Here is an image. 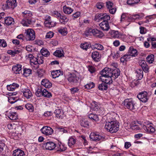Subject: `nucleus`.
<instances>
[{"mask_svg":"<svg viewBox=\"0 0 156 156\" xmlns=\"http://www.w3.org/2000/svg\"><path fill=\"white\" fill-rule=\"evenodd\" d=\"M120 71L119 69H115L113 70H112V78H116L119 76L120 75Z\"/></svg>","mask_w":156,"mask_h":156,"instance_id":"obj_33","label":"nucleus"},{"mask_svg":"<svg viewBox=\"0 0 156 156\" xmlns=\"http://www.w3.org/2000/svg\"><path fill=\"white\" fill-rule=\"evenodd\" d=\"M25 108L30 112H33L34 111V107L31 104H27L25 105Z\"/></svg>","mask_w":156,"mask_h":156,"instance_id":"obj_51","label":"nucleus"},{"mask_svg":"<svg viewBox=\"0 0 156 156\" xmlns=\"http://www.w3.org/2000/svg\"><path fill=\"white\" fill-rule=\"evenodd\" d=\"M42 85L46 88H50L52 87V83L48 80L45 79L42 80L41 82Z\"/></svg>","mask_w":156,"mask_h":156,"instance_id":"obj_23","label":"nucleus"},{"mask_svg":"<svg viewBox=\"0 0 156 156\" xmlns=\"http://www.w3.org/2000/svg\"><path fill=\"white\" fill-rule=\"evenodd\" d=\"M143 129L147 132L153 133L155 130V129L152 126L151 123H149L147 125H143Z\"/></svg>","mask_w":156,"mask_h":156,"instance_id":"obj_10","label":"nucleus"},{"mask_svg":"<svg viewBox=\"0 0 156 156\" xmlns=\"http://www.w3.org/2000/svg\"><path fill=\"white\" fill-rule=\"evenodd\" d=\"M8 117L12 120H15L18 119V115L16 112H9L8 113Z\"/></svg>","mask_w":156,"mask_h":156,"instance_id":"obj_24","label":"nucleus"},{"mask_svg":"<svg viewBox=\"0 0 156 156\" xmlns=\"http://www.w3.org/2000/svg\"><path fill=\"white\" fill-rule=\"evenodd\" d=\"M7 53L10 55H14L16 54H19L20 52V51L18 50H8L7 51Z\"/></svg>","mask_w":156,"mask_h":156,"instance_id":"obj_52","label":"nucleus"},{"mask_svg":"<svg viewBox=\"0 0 156 156\" xmlns=\"http://www.w3.org/2000/svg\"><path fill=\"white\" fill-rule=\"evenodd\" d=\"M23 16L24 18L27 19H30L31 20L32 16L31 12L29 11L26 10L23 12Z\"/></svg>","mask_w":156,"mask_h":156,"instance_id":"obj_30","label":"nucleus"},{"mask_svg":"<svg viewBox=\"0 0 156 156\" xmlns=\"http://www.w3.org/2000/svg\"><path fill=\"white\" fill-rule=\"evenodd\" d=\"M51 15L57 18H59L61 14L58 11H54L51 12Z\"/></svg>","mask_w":156,"mask_h":156,"instance_id":"obj_55","label":"nucleus"},{"mask_svg":"<svg viewBox=\"0 0 156 156\" xmlns=\"http://www.w3.org/2000/svg\"><path fill=\"white\" fill-rule=\"evenodd\" d=\"M106 6L107 8L109 10L110 13L114 14L116 11V8L113 5V3L110 1L106 2Z\"/></svg>","mask_w":156,"mask_h":156,"instance_id":"obj_9","label":"nucleus"},{"mask_svg":"<svg viewBox=\"0 0 156 156\" xmlns=\"http://www.w3.org/2000/svg\"><path fill=\"white\" fill-rule=\"evenodd\" d=\"M22 65L20 64H17L13 66L12 68V71L16 74H20L21 73Z\"/></svg>","mask_w":156,"mask_h":156,"instance_id":"obj_16","label":"nucleus"},{"mask_svg":"<svg viewBox=\"0 0 156 156\" xmlns=\"http://www.w3.org/2000/svg\"><path fill=\"white\" fill-rule=\"evenodd\" d=\"M56 129L58 132L62 133H68V130L67 128L66 127H57Z\"/></svg>","mask_w":156,"mask_h":156,"instance_id":"obj_48","label":"nucleus"},{"mask_svg":"<svg viewBox=\"0 0 156 156\" xmlns=\"http://www.w3.org/2000/svg\"><path fill=\"white\" fill-rule=\"evenodd\" d=\"M92 57L94 61L98 62L100 60L101 55L98 52L94 51L92 53Z\"/></svg>","mask_w":156,"mask_h":156,"instance_id":"obj_25","label":"nucleus"},{"mask_svg":"<svg viewBox=\"0 0 156 156\" xmlns=\"http://www.w3.org/2000/svg\"><path fill=\"white\" fill-rule=\"evenodd\" d=\"M98 88L100 90H106L108 88V86L106 83L104 82H102L101 83L98 85Z\"/></svg>","mask_w":156,"mask_h":156,"instance_id":"obj_37","label":"nucleus"},{"mask_svg":"<svg viewBox=\"0 0 156 156\" xmlns=\"http://www.w3.org/2000/svg\"><path fill=\"white\" fill-rule=\"evenodd\" d=\"M43 57L42 56H38L37 58H35L36 60L37 61V62H35V65H37V64H42L43 63L44 61L43 60Z\"/></svg>","mask_w":156,"mask_h":156,"instance_id":"obj_39","label":"nucleus"},{"mask_svg":"<svg viewBox=\"0 0 156 156\" xmlns=\"http://www.w3.org/2000/svg\"><path fill=\"white\" fill-rule=\"evenodd\" d=\"M90 139L93 141H99L102 139L98 133H91L90 135Z\"/></svg>","mask_w":156,"mask_h":156,"instance_id":"obj_12","label":"nucleus"},{"mask_svg":"<svg viewBox=\"0 0 156 156\" xmlns=\"http://www.w3.org/2000/svg\"><path fill=\"white\" fill-rule=\"evenodd\" d=\"M146 59L147 62L149 63H152L154 60V55L153 54L149 55Z\"/></svg>","mask_w":156,"mask_h":156,"instance_id":"obj_46","label":"nucleus"},{"mask_svg":"<svg viewBox=\"0 0 156 156\" xmlns=\"http://www.w3.org/2000/svg\"><path fill=\"white\" fill-rule=\"evenodd\" d=\"M59 20L61 23L65 24L68 21L69 19L66 16H62L61 15L59 18Z\"/></svg>","mask_w":156,"mask_h":156,"instance_id":"obj_38","label":"nucleus"},{"mask_svg":"<svg viewBox=\"0 0 156 156\" xmlns=\"http://www.w3.org/2000/svg\"><path fill=\"white\" fill-rule=\"evenodd\" d=\"M17 3L16 0H8L6 3L3 5V8L5 9H13L17 6Z\"/></svg>","mask_w":156,"mask_h":156,"instance_id":"obj_3","label":"nucleus"},{"mask_svg":"<svg viewBox=\"0 0 156 156\" xmlns=\"http://www.w3.org/2000/svg\"><path fill=\"white\" fill-rule=\"evenodd\" d=\"M44 93L45 94V95H44V97L48 98H50L51 97L52 95L50 92H49L45 89H44Z\"/></svg>","mask_w":156,"mask_h":156,"instance_id":"obj_56","label":"nucleus"},{"mask_svg":"<svg viewBox=\"0 0 156 156\" xmlns=\"http://www.w3.org/2000/svg\"><path fill=\"white\" fill-rule=\"evenodd\" d=\"M92 31L93 29L88 28L86 30L83 35L87 37L88 35H91L92 34Z\"/></svg>","mask_w":156,"mask_h":156,"instance_id":"obj_47","label":"nucleus"},{"mask_svg":"<svg viewBox=\"0 0 156 156\" xmlns=\"http://www.w3.org/2000/svg\"><path fill=\"white\" fill-rule=\"evenodd\" d=\"M80 46L81 48L83 49L87 50V49L90 47V46L88 43L85 42L83 43H81L80 45Z\"/></svg>","mask_w":156,"mask_h":156,"instance_id":"obj_44","label":"nucleus"},{"mask_svg":"<svg viewBox=\"0 0 156 156\" xmlns=\"http://www.w3.org/2000/svg\"><path fill=\"white\" fill-rule=\"evenodd\" d=\"M58 32L59 33L63 35H65L67 34L66 29L64 28L59 29L58 30Z\"/></svg>","mask_w":156,"mask_h":156,"instance_id":"obj_61","label":"nucleus"},{"mask_svg":"<svg viewBox=\"0 0 156 156\" xmlns=\"http://www.w3.org/2000/svg\"><path fill=\"white\" fill-rule=\"evenodd\" d=\"M25 37L27 41H33L35 38L34 31L32 29H29L25 30Z\"/></svg>","mask_w":156,"mask_h":156,"instance_id":"obj_4","label":"nucleus"},{"mask_svg":"<svg viewBox=\"0 0 156 156\" xmlns=\"http://www.w3.org/2000/svg\"><path fill=\"white\" fill-rule=\"evenodd\" d=\"M142 127L141 125H140L137 122H133L131 125V128L133 130H137L140 129Z\"/></svg>","mask_w":156,"mask_h":156,"instance_id":"obj_28","label":"nucleus"},{"mask_svg":"<svg viewBox=\"0 0 156 156\" xmlns=\"http://www.w3.org/2000/svg\"><path fill=\"white\" fill-rule=\"evenodd\" d=\"M22 92L24 96L27 99L31 98L33 96L31 92L28 89H25Z\"/></svg>","mask_w":156,"mask_h":156,"instance_id":"obj_17","label":"nucleus"},{"mask_svg":"<svg viewBox=\"0 0 156 156\" xmlns=\"http://www.w3.org/2000/svg\"><path fill=\"white\" fill-rule=\"evenodd\" d=\"M99 25L101 28L104 31H108L110 28L108 21H103L100 23Z\"/></svg>","mask_w":156,"mask_h":156,"instance_id":"obj_15","label":"nucleus"},{"mask_svg":"<svg viewBox=\"0 0 156 156\" xmlns=\"http://www.w3.org/2000/svg\"><path fill=\"white\" fill-rule=\"evenodd\" d=\"M41 87H39L37 91L35 92V94L37 97H41V92L42 91V89Z\"/></svg>","mask_w":156,"mask_h":156,"instance_id":"obj_57","label":"nucleus"},{"mask_svg":"<svg viewBox=\"0 0 156 156\" xmlns=\"http://www.w3.org/2000/svg\"><path fill=\"white\" fill-rule=\"evenodd\" d=\"M140 1V0H128L127 3L129 5H133L137 4Z\"/></svg>","mask_w":156,"mask_h":156,"instance_id":"obj_50","label":"nucleus"},{"mask_svg":"<svg viewBox=\"0 0 156 156\" xmlns=\"http://www.w3.org/2000/svg\"><path fill=\"white\" fill-rule=\"evenodd\" d=\"M112 76H108L105 77H100V78L102 82L106 84H110L112 82Z\"/></svg>","mask_w":156,"mask_h":156,"instance_id":"obj_13","label":"nucleus"},{"mask_svg":"<svg viewBox=\"0 0 156 156\" xmlns=\"http://www.w3.org/2000/svg\"><path fill=\"white\" fill-rule=\"evenodd\" d=\"M18 100V98L14 96L8 98L9 102L13 104L16 102Z\"/></svg>","mask_w":156,"mask_h":156,"instance_id":"obj_49","label":"nucleus"},{"mask_svg":"<svg viewBox=\"0 0 156 156\" xmlns=\"http://www.w3.org/2000/svg\"><path fill=\"white\" fill-rule=\"evenodd\" d=\"M31 23L30 19H27L25 18L21 22V24L24 26H28Z\"/></svg>","mask_w":156,"mask_h":156,"instance_id":"obj_35","label":"nucleus"},{"mask_svg":"<svg viewBox=\"0 0 156 156\" xmlns=\"http://www.w3.org/2000/svg\"><path fill=\"white\" fill-rule=\"evenodd\" d=\"M144 14L143 13L135 14L134 16L136 17L137 19L141 20L144 17Z\"/></svg>","mask_w":156,"mask_h":156,"instance_id":"obj_59","label":"nucleus"},{"mask_svg":"<svg viewBox=\"0 0 156 156\" xmlns=\"http://www.w3.org/2000/svg\"><path fill=\"white\" fill-rule=\"evenodd\" d=\"M44 146L46 149L52 150L56 147V144L52 142L49 141L44 143Z\"/></svg>","mask_w":156,"mask_h":156,"instance_id":"obj_11","label":"nucleus"},{"mask_svg":"<svg viewBox=\"0 0 156 156\" xmlns=\"http://www.w3.org/2000/svg\"><path fill=\"white\" fill-rule=\"evenodd\" d=\"M54 35V33L50 31L47 33L46 35V38H51Z\"/></svg>","mask_w":156,"mask_h":156,"instance_id":"obj_60","label":"nucleus"},{"mask_svg":"<svg viewBox=\"0 0 156 156\" xmlns=\"http://www.w3.org/2000/svg\"><path fill=\"white\" fill-rule=\"evenodd\" d=\"M109 33L111 37L114 38H120L122 36V34L118 31L112 30L110 31Z\"/></svg>","mask_w":156,"mask_h":156,"instance_id":"obj_14","label":"nucleus"},{"mask_svg":"<svg viewBox=\"0 0 156 156\" xmlns=\"http://www.w3.org/2000/svg\"><path fill=\"white\" fill-rule=\"evenodd\" d=\"M88 117L90 119L96 122L98 121L99 120L98 117L96 114L90 113L88 115Z\"/></svg>","mask_w":156,"mask_h":156,"instance_id":"obj_41","label":"nucleus"},{"mask_svg":"<svg viewBox=\"0 0 156 156\" xmlns=\"http://www.w3.org/2000/svg\"><path fill=\"white\" fill-rule=\"evenodd\" d=\"M70 90L72 94H74L78 92L79 90V89L76 87L72 88L70 89Z\"/></svg>","mask_w":156,"mask_h":156,"instance_id":"obj_62","label":"nucleus"},{"mask_svg":"<svg viewBox=\"0 0 156 156\" xmlns=\"http://www.w3.org/2000/svg\"><path fill=\"white\" fill-rule=\"evenodd\" d=\"M7 46V44L5 40L0 39V48H5Z\"/></svg>","mask_w":156,"mask_h":156,"instance_id":"obj_53","label":"nucleus"},{"mask_svg":"<svg viewBox=\"0 0 156 156\" xmlns=\"http://www.w3.org/2000/svg\"><path fill=\"white\" fill-rule=\"evenodd\" d=\"M56 117L58 118L62 119L63 117V112L61 109H56L55 112Z\"/></svg>","mask_w":156,"mask_h":156,"instance_id":"obj_29","label":"nucleus"},{"mask_svg":"<svg viewBox=\"0 0 156 156\" xmlns=\"http://www.w3.org/2000/svg\"><path fill=\"white\" fill-rule=\"evenodd\" d=\"M137 97L143 102H147L148 98L147 93L146 91H143L137 95Z\"/></svg>","mask_w":156,"mask_h":156,"instance_id":"obj_6","label":"nucleus"},{"mask_svg":"<svg viewBox=\"0 0 156 156\" xmlns=\"http://www.w3.org/2000/svg\"><path fill=\"white\" fill-rule=\"evenodd\" d=\"M41 53L42 56L45 57H48L49 56L50 53L46 49L42 48L41 50Z\"/></svg>","mask_w":156,"mask_h":156,"instance_id":"obj_43","label":"nucleus"},{"mask_svg":"<svg viewBox=\"0 0 156 156\" xmlns=\"http://www.w3.org/2000/svg\"><path fill=\"white\" fill-rule=\"evenodd\" d=\"M63 11L64 13L66 14H69L73 11V9L70 7H67L65 5L63 7Z\"/></svg>","mask_w":156,"mask_h":156,"instance_id":"obj_32","label":"nucleus"},{"mask_svg":"<svg viewBox=\"0 0 156 156\" xmlns=\"http://www.w3.org/2000/svg\"><path fill=\"white\" fill-rule=\"evenodd\" d=\"M76 142V140L73 137H70L69 139L68 145L71 147L74 145Z\"/></svg>","mask_w":156,"mask_h":156,"instance_id":"obj_45","label":"nucleus"},{"mask_svg":"<svg viewBox=\"0 0 156 156\" xmlns=\"http://www.w3.org/2000/svg\"><path fill=\"white\" fill-rule=\"evenodd\" d=\"M123 104L126 108L130 110L135 109L136 107L135 103L132 98L126 99L123 102Z\"/></svg>","mask_w":156,"mask_h":156,"instance_id":"obj_2","label":"nucleus"},{"mask_svg":"<svg viewBox=\"0 0 156 156\" xmlns=\"http://www.w3.org/2000/svg\"><path fill=\"white\" fill-rule=\"evenodd\" d=\"M139 65L141 66L143 70L145 72L148 71V66L146 63V62L145 60H141L139 62Z\"/></svg>","mask_w":156,"mask_h":156,"instance_id":"obj_18","label":"nucleus"},{"mask_svg":"<svg viewBox=\"0 0 156 156\" xmlns=\"http://www.w3.org/2000/svg\"><path fill=\"white\" fill-rule=\"evenodd\" d=\"M101 76L100 77H105L106 76H112V70L111 69L105 67L103 69L101 72Z\"/></svg>","mask_w":156,"mask_h":156,"instance_id":"obj_8","label":"nucleus"},{"mask_svg":"<svg viewBox=\"0 0 156 156\" xmlns=\"http://www.w3.org/2000/svg\"><path fill=\"white\" fill-rule=\"evenodd\" d=\"M51 74L53 78H58L61 75H62L60 70H53L51 72Z\"/></svg>","mask_w":156,"mask_h":156,"instance_id":"obj_20","label":"nucleus"},{"mask_svg":"<svg viewBox=\"0 0 156 156\" xmlns=\"http://www.w3.org/2000/svg\"><path fill=\"white\" fill-rule=\"evenodd\" d=\"M112 55H113V58H117L119 57H120L119 51H118L116 52V53L113 52L112 53Z\"/></svg>","mask_w":156,"mask_h":156,"instance_id":"obj_64","label":"nucleus"},{"mask_svg":"<svg viewBox=\"0 0 156 156\" xmlns=\"http://www.w3.org/2000/svg\"><path fill=\"white\" fill-rule=\"evenodd\" d=\"M23 70V75L26 77L29 76L30 74H31L32 70L30 69L24 68Z\"/></svg>","mask_w":156,"mask_h":156,"instance_id":"obj_42","label":"nucleus"},{"mask_svg":"<svg viewBox=\"0 0 156 156\" xmlns=\"http://www.w3.org/2000/svg\"><path fill=\"white\" fill-rule=\"evenodd\" d=\"M41 131L43 134L46 136L51 135L53 133V129L51 127L47 126H43Z\"/></svg>","mask_w":156,"mask_h":156,"instance_id":"obj_7","label":"nucleus"},{"mask_svg":"<svg viewBox=\"0 0 156 156\" xmlns=\"http://www.w3.org/2000/svg\"><path fill=\"white\" fill-rule=\"evenodd\" d=\"M58 151H65L66 149V147L65 145L61 142L58 143Z\"/></svg>","mask_w":156,"mask_h":156,"instance_id":"obj_40","label":"nucleus"},{"mask_svg":"<svg viewBox=\"0 0 156 156\" xmlns=\"http://www.w3.org/2000/svg\"><path fill=\"white\" fill-rule=\"evenodd\" d=\"M105 128L111 133H116L119 129V123L116 120L108 121L106 122Z\"/></svg>","mask_w":156,"mask_h":156,"instance_id":"obj_1","label":"nucleus"},{"mask_svg":"<svg viewBox=\"0 0 156 156\" xmlns=\"http://www.w3.org/2000/svg\"><path fill=\"white\" fill-rule=\"evenodd\" d=\"M128 53L132 57H136L137 55V51L136 49L131 46L129 48Z\"/></svg>","mask_w":156,"mask_h":156,"instance_id":"obj_27","label":"nucleus"},{"mask_svg":"<svg viewBox=\"0 0 156 156\" xmlns=\"http://www.w3.org/2000/svg\"><path fill=\"white\" fill-rule=\"evenodd\" d=\"M5 23L7 25L9 26L14 23V19L10 16H8L5 18Z\"/></svg>","mask_w":156,"mask_h":156,"instance_id":"obj_22","label":"nucleus"},{"mask_svg":"<svg viewBox=\"0 0 156 156\" xmlns=\"http://www.w3.org/2000/svg\"><path fill=\"white\" fill-rule=\"evenodd\" d=\"M95 48L97 49L101 50L103 49L104 47L102 45L99 44H96L94 45Z\"/></svg>","mask_w":156,"mask_h":156,"instance_id":"obj_58","label":"nucleus"},{"mask_svg":"<svg viewBox=\"0 0 156 156\" xmlns=\"http://www.w3.org/2000/svg\"><path fill=\"white\" fill-rule=\"evenodd\" d=\"M97 17L99 20H103V21H108L110 19V16L106 13L99 14L98 15Z\"/></svg>","mask_w":156,"mask_h":156,"instance_id":"obj_19","label":"nucleus"},{"mask_svg":"<svg viewBox=\"0 0 156 156\" xmlns=\"http://www.w3.org/2000/svg\"><path fill=\"white\" fill-rule=\"evenodd\" d=\"M80 12H77L72 15V17L73 18V19H75L79 17L80 16Z\"/></svg>","mask_w":156,"mask_h":156,"instance_id":"obj_63","label":"nucleus"},{"mask_svg":"<svg viewBox=\"0 0 156 156\" xmlns=\"http://www.w3.org/2000/svg\"><path fill=\"white\" fill-rule=\"evenodd\" d=\"M19 87V85L17 83H13L12 84L7 85V88L8 90L13 91L15 90L16 88L18 87Z\"/></svg>","mask_w":156,"mask_h":156,"instance_id":"obj_31","label":"nucleus"},{"mask_svg":"<svg viewBox=\"0 0 156 156\" xmlns=\"http://www.w3.org/2000/svg\"><path fill=\"white\" fill-rule=\"evenodd\" d=\"M64 51L62 49L57 50L55 51L53 55L58 57H61L64 56Z\"/></svg>","mask_w":156,"mask_h":156,"instance_id":"obj_34","label":"nucleus"},{"mask_svg":"<svg viewBox=\"0 0 156 156\" xmlns=\"http://www.w3.org/2000/svg\"><path fill=\"white\" fill-rule=\"evenodd\" d=\"M136 76L139 80H141L143 76V72L141 69H139L136 71Z\"/></svg>","mask_w":156,"mask_h":156,"instance_id":"obj_36","label":"nucleus"},{"mask_svg":"<svg viewBox=\"0 0 156 156\" xmlns=\"http://www.w3.org/2000/svg\"><path fill=\"white\" fill-rule=\"evenodd\" d=\"M80 79L79 77L74 74H70L68 78V80L69 83L72 85H76L77 84Z\"/></svg>","mask_w":156,"mask_h":156,"instance_id":"obj_5","label":"nucleus"},{"mask_svg":"<svg viewBox=\"0 0 156 156\" xmlns=\"http://www.w3.org/2000/svg\"><path fill=\"white\" fill-rule=\"evenodd\" d=\"M13 156H23L24 155V151L20 149H17L13 152Z\"/></svg>","mask_w":156,"mask_h":156,"instance_id":"obj_26","label":"nucleus"},{"mask_svg":"<svg viewBox=\"0 0 156 156\" xmlns=\"http://www.w3.org/2000/svg\"><path fill=\"white\" fill-rule=\"evenodd\" d=\"M94 86V84L93 82H90L87 83L85 86V88L87 89H90L93 88Z\"/></svg>","mask_w":156,"mask_h":156,"instance_id":"obj_54","label":"nucleus"},{"mask_svg":"<svg viewBox=\"0 0 156 156\" xmlns=\"http://www.w3.org/2000/svg\"><path fill=\"white\" fill-rule=\"evenodd\" d=\"M92 33V35L99 38L102 37L104 35L102 32L97 29H93Z\"/></svg>","mask_w":156,"mask_h":156,"instance_id":"obj_21","label":"nucleus"}]
</instances>
